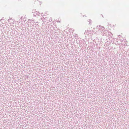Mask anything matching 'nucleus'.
Returning a JSON list of instances; mask_svg holds the SVG:
<instances>
[{
    "mask_svg": "<svg viewBox=\"0 0 129 129\" xmlns=\"http://www.w3.org/2000/svg\"><path fill=\"white\" fill-rule=\"evenodd\" d=\"M96 28L97 30L96 32V33L98 34H101V35H102L104 30L105 29L104 27L101 26L100 25L97 26Z\"/></svg>",
    "mask_w": 129,
    "mask_h": 129,
    "instance_id": "1",
    "label": "nucleus"
},
{
    "mask_svg": "<svg viewBox=\"0 0 129 129\" xmlns=\"http://www.w3.org/2000/svg\"><path fill=\"white\" fill-rule=\"evenodd\" d=\"M30 21L31 25H32L34 27H38L39 25L38 24V22H35L32 19H29L28 21Z\"/></svg>",
    "mask_w": 129,
    "mask_h": 129,
    "instance_id": "2",
    "label": "nucleus"
},
{
    "mask_svg": "<svg viewBox=\"0 0 129 129\" xmlns=\"http://www.w3.org/2000/svg\"><path fill=\"white\" fill-rule=\"evenodd\" d=\"M93 33L94 34H95L96 33V32H95L94 30H85L84 33V34L85 35H86L88 36H91Z\"/></svg>",
    "mask_w": 129,
    "mask_h": 129,
    "instance_id": "3",
    "label": "nucleus"
},
{
    "mask_svg": "<svg viewBox=\"0 0 129 129\" xmlns=\"http://www.w3.org/2000/svg\"><path fill=\"white\" fill-rule=\"evenodd\" d=\"M105 33H107L106 34V36L108 37L109 36L112 37V34L110 32H108V30H106Z\"/></svg>",
    "mask_w": 129,
    "mask_h": 129,
    "instance_id": "4",
    "label": "nucleus"
},
{
    "mask_svg": "<svg viewBox=\"0 0 129 129\" xmlns=\"http://www.w3.org/2000/svg\"><path fill=\"white\" fill-rule=\"evenodd\" d=\"M40 14V13L37 11H35L34 14V16H36V15H39Z\"/></svg>",
    "mask_w": 129,
    "mask_h": 129,
    "instance_id": "5",
    "label": "nucleus"
},
{
    "mask_svg": "<svg viewBox=\"0 0 129 129\" xmlns=\"http://www.w3.org/2000/svg\"><path fill=\"white\" fill-rule=\"evenodd\" d=\"M106 30H105V29H104V31L102 33V35L103 36H106V34L107 33H105V31Z\"/></svg>",
    "mask_w": 129,
    "mask_h": 129,
    "instance_id": "6",
    "label": "nucleus"
},
{
    "mask_svg": "<svg viewBox=\"0 0 129 129\" xmlns=\"http://www.w3.org/2000/svg\"><path fill=\"white\" fill-rule=\"evenodd\" d=\"M46 17L45 18L44 16H42L41 17V20H42V21H46Z\"/></svg>",
    "mask_w": 129,
    "mask_h": 129,
    "instance_id": "7",
    "label": "nucleus"
},
{
    "mask_svg": "<svg viewBox=\"0 0 129 129\" xmlns=\"http://www.w3.org/2000/svg\"><path fill=\"white\" fill-rule=\"evenodd\" d=\"M76 42L77 43V44H78L80 43L81 42L79 40V39H77L76 40Z\"/></svg>",
    "mask_w": 129,
    "mask_h": 129,
    "instance_id": "8",
    "label": "nucleus"
},
{
    "mask_svg": "<svg viewBox=\"0 0 129 129\" xmlns=\"http://www.w3.org/2000/svg\"><path fill=\"white\" fill-rule=\"evenodd\" d=\"M11 20H12V21H13V20L12 19L10 18H9V19L8 20V22H10V24H11V22L10 21Z\"/></svg>",
    "mask_w": 129,
    "mask_h": 129,
    "instance_id": "9",
    "label": "nucleus"
},
{
    "mask_svg": "<svg viewBox=\"0 0 129 129\" xmlns=\"http://www.w3.org/2000/svg\"><path fill=\"white\" fill-rule=\"evenodd\" d=\"M88 22H89V24H90L91 22H92V21L91 19H89L88 20Z\"/></svg>",
    "mask_w": 129,
    "mask_h": 129,
    "instance_id": "10",
    "label": "nucleus"
},
{
    "mask_svg": "<svg viewBox=\"0 0 129 129\" xmlns=\"http://www.w3.org/2000/svg\"><path fill=\"white\" fill-rule=\"evenodd\" d=\"M49 21L50 22H51V21H52V19H51V18L49 19Z\"/></svg>",
    "mask_w": 129,
    "mask_h": 129,
    "instance_id": "11",
    "label": "nucleus"
},
{
    "mask_svg": "<svg viewBox=\"0 0 129 129\" xmlns=\"http://www.w3.org/2000/svg\"><path fill=\"white\" fill-rule=\"evenodd\" d=\"M56 21L57 22H60V21H59L58 20H56Z\"/></svg>",
    "mask_w": 129,
    "mask_h": 129,
    "instance_id": "12",
    "label": "nucleus"
},
{
    "mask_svg": "<svg viewBox=\"0 0 129 129\" xmlns=\"http://www.w3.org/2000/svg\"><path fill=\"white\" fill-rule=\"evenodd\" d=\"M2 20V19H0V21H1Z\"/></svg>",
    "mask_w": 129,
    "mask_h": 129,
    "instance_id": "13",
    "label": "nucleus"
},
{
    "mask_svg": "<svg viewBox=\"0 0 129 129\" xmlns=\"http://www.w3.org/2000/svg\"><path fill=\"white\" fill-rule=\"evenodd\" d=\"M55 24V23H54L53 24Z\"/></svg>",
    "mask_w": 129,
    "mask_h": 129,
    "instance_id": "14",
    "label": "nucleus"
}]
</instances>
